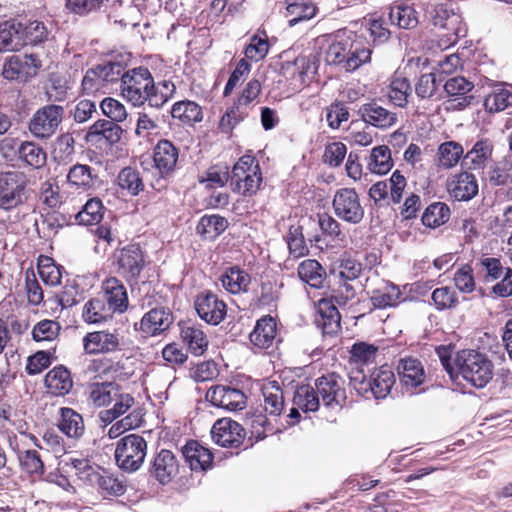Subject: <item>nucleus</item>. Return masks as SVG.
Wrapping results in <instances>:
<instances>
[{"mask_svg": "<svg viewBox=\"0 0 512 512\" xmlns=\"http://www.w3.org/2000/svg\"><path fill=\"white\" fill-rule=\"evenodd\" d=\"M206 399L212 405L229 411H238L246 407L245 394L235 387L217 385L211 387L206 393Z\"/></svg>", "mask_w": 512, "mask_h": 512, "instance_id": "obj_8", "label": "nucleus"}, {"mask_svg": "<svg viewBox=\"0 0 512 512\" xmlns=\"http://www.w3.org/2000/svg\"><path fill=\"white\" fill-rule=\"evenodd\" d=\"M297 272L299 278L312 288H320L326 277L325 269L314 259L302 261L298 266Z\"/></svg>", "mask_w": 512, "mask_h": 512, "instance_id": "obj_33", "label": "nucleus"}, {"mask_svg": "<svg viewBox=\"0 0 512 512\" xmlns=\"http://www.w3.org/2000/svg\"><path fill=\"white\" fill-rule=\"evenodd\" d=\"M230 180L234 192L242 196L254 195L262 183V173L255 158L242 156L233 166Z\"/></svg>", "mask_w": 512, "mask_h": 512, "instance_id": "obj_4", "label": "nucleus"}, {"mask_svg": "<svg viewBox=\"0 0 512 512\" xmlns=\"http://www.w3.org/2000/svg\"><path fill=\"white\" fill-rule=\"evenodd\" d=\"M219 280L222 287L231 294L247 292L251 283L249 273L236 265L226 268Z\"/></svg>", "mask_w": 512, "mask_h": 512, "instance_id": "obj_24", "label": "nucleus"}, {"mask_svg": "<svg viewBox=\"0 0 512 512\" xmlns=\"http://www.w3.org/2000/svg\"><path fill=\"white\" fill-rule=\"evenodd\" d=\"M286 241L289 253L294 258L305 256L308 253V248L306 246L304 236L302 233V228L300 226L290 227L286 237Z\"/></svg>", "mask_w": 512, "mask_h": 512, "instance_id": "obj_57", "label": "nucleus"}, {"mask_svg": "<svg viewBox=\"0 0 512 512\" xmlns=\"http://www.w3.org/2000/svg\"><path fill=\"white\" fill-rule=\"evenodd\" d=\"M287 16L290 27L301 21L312 19L317 12V7L311 0H287Z\"/></svg>", "mask_w": 512, "mask_h": 512, "instance_id": "obj_34", "label": "nucleus"}, {"mask_svg": "<svg viewBox=\"0 0 512 512\" xmlns=\"http://www.w3.org/2000/svg\"><path fill=\"white\" fill-rule=\"evenodd\" d=\"M117 263L119 273L126 278L127 281L137 282L145 265L141 248L135 244L124 247L117 256Z\"/></svg>", "mask_w": 512, "mask_h": 512, "instance_id": "obj_12", "label": "nucleus"}, {"mask_svg": "<svg viewBox=\"0 0 512 512\" xmlns=\"http://www.w3.org/2000/svg\"><path fill=\"white\" fill-rule=\"evenodd\" d=\"M117 182L119 187L127 190L131 196H137L144 190V183L139 171L132 167L123 168L117 176Z\"/></svg>", "mask_w": 512, "mask_h": 512, "instance_id": "obj_46", "label": "nucleus"}, {"mask_svg": "<svg viewBox=\"0 0 512 512\" xmlns=\"http://www.w3.org/2000/svg\"><path fill=\"white\" fill-rule=\"evenodd\" d=\"M27 175L18 170L0 172V210L9 212L27 201Z\"/></svg>", "mask_w": 512, "mask_h": 512, "instance_id": "obj_3", "label": "nucleus"}, {"mask_svg": "<svg viewBox=\"0 0 512 512\" xmlns=\"http://www.w3.org/2000/svg\"><path fill=\"white\" fill-rule=\"evenodd\" d=\"M103 299L114 313H123L128 308V295L123 283L115 278L110 277L102 284Z\"/></svg>", "mask_w": 512, "mask_h": 512, "instance_id": "obj_20", "label": "nucleus"}, {"mask_svg": "<svg viewBox=\"0 0 512 512\" xmlns=\"http://www.w3.org/2000/svg\"><path fill=\"white\" fill-rule=\"evenodd\" d=\"M100 108L103 114L112 121L122 122L127 117L125 106L115 98H104L100 103Z\"/></svg>", "mask_w": 512, "mask_h": 512, "instance_id": "obj_59", "label": "nucleus"}, {"mask_svg": "<svg viewBox=\"0 0 512 512\" xmlns=\"http://www.w3.org/2000/svg\"><path fill=\"white\" fill-rule=\"evenodd\" d=\"M411 94V85L406 78L395 77L389 86L388 97L398 107H405Z\"/></svg>", "mask_w": 512, "mask_h": 512, "instance_id": "obj_52", "label": "nucleus"}, {"mask_svg": "<svg viewBox=\"0 0 512 512\" xmlns=\"http://www.w3.org/2000/svg\"><path fill=\"white\" fill-rule=\"evenodd\" d=\"M59 332V325L52 320L39 322L32 330L33 339L37 342L54 340Z\"/></svg>", "mask_w": 512, "mask_h": 512, "instance_id": "obj_63", "label": "nucleus"}, {"mask_svg": "<svg viewBox=\"0 0 512 512\" xmlns=\"http://www.w3.org/2000/svg\"><path fill=\"white\" fill-rule=\"evenodd\" d=\"M45 385L48 391L55 396L68 394L73 387L70 371L62 365L54 367L46 374Z\"/></svg>", "mask_w": 512, "mask_h": 512, "instance_id": "obj_28", "label": "nucleus"}, {"mask_svg": "<svg viewBox=\"0 0 512 512\" xmlns=\"http://www.w3.org/2000/svg\"><path fill=\"white\" fill-rule=\"evenodd\" d=\"M149 472L161 484L170 482L178 472V462L174 454L170 450L162 449L153 458Z\"/></svg>", "mask_w": 512, "mask_h": 512, "instance_id": "obj_19", "label": "nucleus"}, {"mask_svg": "<svg viewBox=\"0 0 512 512\" xmlns=\"http://www.w3.org/2000/svg\"><path fill=\"white\" fill-rule=\"evenodd\" d=\"M479 264L484 271V280L488 283L500 279L502 273L508 268L503 266L500 259L494 257H485L480 260Z\"/></svg>", "mask_w": 512, "mask_h": 512, "instance_id": "obj_61", "label": "nucleus"}, {"mask_svg": "<svg viewBox=\"0 0 512 512\" xmlns=\"http://www.w3.org/2000/svg\"><path fill=\"white\" fill-rule=\"evenodd\" d=\"M277 335L276 321L271 316H264L256 322L249 335L250 342L257 348L268 349L274 343Z\"/></svg>", "mask_w": 512, "mask_h": 512, "instance_id": "obj_23", "label": "nucleus"}, {"mask_svg": "<svg viewBox=\"0 0 512 512\" xmlns=\"http://www.w3.org/2000/svg\"><path fill=\"white\" fill-rule=\"evenodd\" d=\"M340 314L337 308L328 300H321L318 304L316 324L324 334L332 335L340 329Z\"/></svg>", "mask_w": 512, "mask_h": 512, "instance_id": "obj_29", "label": "nucleus"}, {"mask_svg": "<svg viewBox=\"0 0 512 512\" xmlns=\"http://www.w3.org/2000/svg\"><path fill=\"white\" fill-rule=\"evenodd\" d=\"M118 393V384L114 382H95L88 387V399L94 407H104L113 402Z\"/></svg>", "mask_w": 512, "mask_h": 512, "instance_id": "obj_31", "label": "nucleus"}, {"mask_svg": "<svg viewBox=\"0 0 512 512\" xmlns=\"http://www.w3.org/2000/svg\"><path fill=\"white\" fill-rule=\"evenodd\" d=\"M344 381L336 373H330L316 380V393L325 406H342L346 399Z\"/></svg>", "mask_w": 512, "mask_h": 512, "instance_id": "obj_10", "label": "nucleus"}, {"mask_svg": "<svg viewBox=\"0 0 512 512\" xmlns=\"http://www.w3.org/2000/svg\"><path fill=\"white\" fill-rule=\"evenodd\" d=\"M367 167L372 173L375 174L381 175L388 173L393 167V161L389 147L386 145L374 147L371 151Z\"/></svg>", "mask_w": 512, "mask_h": 512, "instance_id": "obj_45", "label": "nucleus"}, {"mask_svg": "<svg viewBox=\"0 0 512 512\" xmlns=\"http://www.w3.org/2000/svg\"><path fill=\"white\" fill-rule=\"evenodd\" d=\"M359 114L365 123L380 129L390 128L397 122L396 113L381 106L375 100L363 104L359 108Z\"/></svg>", "mask_w": 512, "mask_h": 512, "instance_id": "obj_18", "label": "nucleus"}, {"mask_svg": "<svg viewBox=\"0 0 512 512\" xmlns=\"http://www.w3.org/2000/svg\"><path fill=\"white\" fill-rule=\"evenodd\" d=\"M104 214V207L99 198H91L83 206L82 210L77 213L76 220L82 225L98 224Z\"/></svg>", "mask_w": 512, "mask_h": 512, "instance_id": "obj_49", "label": "nucleus"}, {"mask_svg": "<svg viewBox=\"0 0 512 512\" xmlns=\"http://www.w3.org/2000/svg\"><path fill=\"white\" fill-rule=\"evenodd\" d=\"M464 153L463 146L455 141L441 143L437 149V165L444 169L455 167Z\"/></svg>", "mask_w": 512, "mask_h": 512, "instance_id": "obj_37", "label": "nucleus"}, {"mask_svg": "<svg viewBox=\"0 0 512 512\" xmlns=\"http://www.w3.org/2000/svg\"><path fill=\"white\" fill-rule=\"evenodd\" d=\"M264 410L271 416H279L284 408V393L276 381L269 382L262 388Z\"/></svg>", "mask_w": 512, "mask_h": 512, "instance_id": "obj_35", "label": "nucleus"}, {"mask_svg": "<svg viewBox=\"0 0 512 512\" xmlns=\"http://www.w3.org/2000/svg\"><path fill=\"white\" fill-rule=\"evenodd\" d=\"M436 353L442 366L455 380L462 377L463 380L476 388L485 387L493 377V364L482 353L475 350H462L452 360L453 348L440 346Z\"/></svg>", "mask_w": 512, "mask_h": 512, "instance_id": "obj_2", "label": "nucleus"}, {"mask_svg": "<svg viewBox=\"0 0 512 512\" xmlns=\"http://www.w3.org/2000/svg\"><path fill=\"white\" fill-rule=\"evenodd\" d=\"M18 153L19 157L32 167L40 168L46 163V152L33 142H23Z\"/></svg>", "mask_w": 512, "mask_h": 512, "instance_id": "obj_53", "label": "nucleus"}, {"mask_svg": "<svg viewBox=\"0 0 512 512\" xmlns=\"http://www.w3.org/2000/svg\"><path fill=\"white\" fill-rule=\"evenodd\" d=\"M447 191L457 201H468L478 194V182L476 177L463 171L451 175L447 180Z\"/></svg>", "mask_w": 512, "mask_h": 512, "instance_id": "obj_15", "label": "nucleus"}, {"mask_svg": "<svg viewBox=\"0 0 512 512\" xmlns=\"http://www.w3.org/2000/svg\"><path fill=\"white\" fill-rule=\"evenodd\" d=\"M117 121L98 120L89 128V136L104 139L110 145L117 143L122 136L123 129Z\"/></svg>", "mask_w": 512, "mask_h": 512, "instance_id": "obj_41", "label": "nucleus"}, {"mask_svg": "<svg viewBox=\"0 0 512 512\" xmlns=\"http://www.w3.org/2000/svg\"><path fill=\"white\" fill-rule=\"evenodd\" d=\"M146 454V440L141 435L132 433L117 442L114 456L121 470L135 472L142 466Z\"/></svg>", "mask_w": 512, "mask_h": 512, "instance_id": "obj_5", "label": "nucleus"}, {"mask_svg": "<svg viewBox=\"0 0 512 512\" xmlns=\"http://www.w3.org/2000/svg\"><path fill=\"white\" fill-rule=\"evenodd\" d=\"M335 215L350 224H358L364 218V208L358 193L353 188L338 189L332 200Z\"/></svg>", "mask_w": 512, "mask_h": 512, "instance_id": "obj_7", "label": "nucleus"}, {"mask_svg": "<svg viewBox=\"0 0 512 512\" xmlns=\"http://www.w3.org/2000/svg\"><path fill=\"white\" fill-rule=\"evenodd\" d=\"M115 313L103 298L90 299L83 307L82 317L85 322L98 324L112 319Z\"/></svg>", "mask_w": 512, "mask_h": 512, "instance_id": "obj_30", "label": "nucleus"}, {"mask_svg": "<svg viewBox=\"0 0 512 512\" xmlns=\"http://www.w3.org/2000/svg\"><path fill=\"white\" fill-rule=\"evenodd\" d=\"M431 298L435 308L439 311L452 309L458 304L456 292L448 286L435 289L432 292Z\"/></svg>", "mask_w": 512, "mask_h": 512, "instance_id": "obj_56", "label": "nucleus"}, {"mask_svg": "<svg viewBox=\"0 0 512 512\" xmlns=\"http://www.w3.org/2000/svg\"><path fill=\"white\" fill-rule=\"evenodd\" d=\"M171 115L174 119L187 125L200 122L203 118L201 107L196 102L189 100L176 102L172 107Z\"/></svg>", "mask_w": 512, "mask_h": 512, "instance_id": "obj_42", "label": "nucleus"}, {"mask_svg": "<svg viewBox=\"0 0 512 512\" xmlns=\"http://www.w3.org/2000/svg\"><path fill=\"white\" fill-rule=\"evenodd\" d=\"M114 405L112 408L101 411L99 414L100 420L105 423H112L115 419L124 415L134 404L135 399L129 393H124L118 385V393L113 398Z\"/></svg>", "mask_w": 512, "mask_h": 512, "instance_id": "obj_36", "label": "nucleus"}, {"mask_svg": "<svg viewBox=\"0 0 512 512\" xmlns=\"http://www.w3.org/2000/svg\"><path fill=\"white\" fill-rule=\"evenodd\" d=\"M512 106V93L506 88L493 90L484 100V107L490 113H496Z\"/></svg>", "mask_w": 512, "mask_h": 512, "instance_id": "obj_51", "label": "nucleus"}, {"mask_svg": "<svg viewBox=\"0 0 512 512\" xmlns=\"http://www.w3.org/2000/svg\"><path fill=\"white\" fill-rule=\"evenodd\" d=\"M450 209L442 202L430 204L422 215V223L430 228H436L449 220Z\"/></svg>", "mask_w": 512, "mask_h": 512, "instance_id": "obj_47", "label": "nucleus"}, {"mask_svg": "<svg viewBox=\"0 0 512 512\" xmlns=\"http://www.w3.org/2000/svg\"><path fill=\"white\" fill-rule=\"evenodd\" d=\"M65 117V109L61 105L47 104L38 108L28 122V130L33 137L47 140L54 136Z\"/></svg>", "mask_w": 512, "mask_h": 512, "instance_id": "obj_6", "label": "nucleus"}, {"mask_svg": "<svg viewBox=\"0 0 512 512\" xmlns=\"http://www.w3.org/2000/svg\"><path fill=\"white\" fill-rule=\"evenodd\" d=\"M347 37L343 34H338L335 40L329 45L325 53V60L330 65H338L343 68L344 52L346 49Z\"/></svg>", "mask_w": 512, "mask_h": 512, "instance_id": "obj_58", "label": "nucleus"}, {"mask_svg": "<svg viewBox=\"0 0 512 512\" xmlns=\"http://www.w3.org/2000/svg\"><path fill=\"white\" fill-rule=\"evenodd\" d=\"M269 51V43L266 35L260 37L254 35L245 49V56L252 61L262 60Z\"/></svg>", "mask_w": 512, "mask_h": 512, "instance_id": "obj_60", "label": "nucleus"}, {"mask_svg": "<svg viewBox=\"0 0 512 512\" xmlns=\"http://www.w3.org/2000/svg\"><path fill=\"white\" fill-rule=\"evenodd\" d=\"M402 293L398 286L391 282H383V284L372 291L370 301L375 308H386L396 306Z\"/></svg>", "mask_w": 512, "mask_h": 512, "instance_id": "obj_32", "label": "nucleus"}, {"mask_svg": "<svg viewBox=\"0 0 512 512\" xmlns=\"http://www.w3.org/2000/svg\"><path fill=\"white\" fill-rule=\"evenodd\" d=\"M394 383L395 376L392 370L382 366L370 375L367 383L368 392H371L376 399H384L390 393Z\"/></svg>", "mask_w": 512, "mask_h": 512, "instance_id": "obj_27", "label": "nucleus"}, {"mask_svg": "<svg viewBox=\"0 0 512 512\" xmlns=\"http://www.w3.org/2000/svg\"><path fill=\"white\" fill-rule=\"evenodd\" d=\"M389 19L401 29L411 30L418 26L419 19L415 9L409 5L399 4L391 7Z\"/></svg>", "mask_w": 512, "mask_h": 512, "instance_id": "obj_43", "label": "nucleus"}, {"mask_svg": "<svg viewBox=\"0 0 512 512\" xmlns=\"http://www.w3.org/2000/svg\"><path fill=\"white\" fill-rule=\"evenodd\" d=\"M294 404L304 412H315L318 410L320 401L315 389L309 385H302L297 388Z\"/></svg>", "mask_w": 512, "mask_h": 512, "instance_id": "obj_50", "label": "nucleus"}, {"mask_svg": "<svg viewBox=\"0 0 512 512\" xmlns=\"http://www.w3.org/2000/svg\"><path fill=\"white\" fill-rule=\"evenodd\" d=\"M426 16L435 27H440L455 35L460 33L461 16L452 8L450 2L443 4H428Z\"/></svg>", "mask_w": 512, "mask_h": 512, "instance_id": "obj_14", "label": "nucleus"}, {"mask_svg": "<svg viewBox=\"0 0 512 512\" xmlns=\"http://www.w3.org/2000/svg\"><path fill=\"white\" fill-rule=\"evenodd\" d=\"M120 91L123 99L135 107L148 103L160 108L172 97L175 85L168 80L156 85L148 68L136 67L124 73Z\"/></svg>", "mask_w": 512, "mask_h": 512, "instance_id": "obj_1", "label": "nucleus"}, {"mask_svg": "<svg viewBox=\"0 0 512 512\" xmlns=\"http://www.w3.org/2000/svg\"><path fill=\"white\" fill-rule=\"evenodd\" d=\"M213 441L222 447H238L244 440L242 426L230 418L217 420L211 429Z\"/></svg>", "mask_w": 512, "mask_h": 512, "instance_id": "obj_11", "label": "nucleus"}, {"mask_svg": "<svg viewBox=\"0 0 512 512\" xmlns=\"http://www.w3.org/2000/svg\"><path fill=\"white\" fill-rule=\"evenodd\" d=\"M68 186L78 192L91 193L100 185L97 171L86 164H74L69 168L66 176Z\"/></svg>", "mask_w": 512, "mask_h": 512, "instance_id": "obj_13", "label": "nucleus"}, {"mask_svg": "<svg viewBox=\"0 0 512 512\" xmlns=\"http://www.w3.org/2000/svg\"><path fill=\"white\" fill-rule=\"evenodd\" d=\"M22 35L24 46L37 45L47 40L48 30L43 22L31 21L27 24H22Z\"/></svg>", "mask_w": 512, "mask_h": 512, "instance_id": "obj_55", "label": "nucleus"}, {"mask_svg": "<svg viewBox=\"0 0 512 512\" xmlns=\"http://www.w3.org/2000/svg\"><path fill=\"white\" fill-rule=\"evenodd\" d=\"M61 420L59 429L71 438H79L84 433V422L82 416L71 408H61Z\"/></svg>", "mask_w": 512, "mask_h": 512, "instance_id": "obj_40", "label": "nucleus"}, {"mask_svg": "<svg viewBox=\"0 0 512 512\" xmlns=\"http://www.w3.org/2000/svg\"><path fill=\"white\" fill-rule=\"evenodd\" d=\"M186 461L194 471H205L212 466V452L197 441H189L182 449Z\"/></svg>", "mask_w": 512, "mask_h": 512, "instance_id": "obj_26", "label": "nucleus"}, {"mask_svg": "<svg viewBox=\"0 0 512 512\" xmlns=\"http://www.w3.org/2000/svg\"><path fill=\"white\" fill-rule=\"evenodd\" d=\"M454 283L457 289L462 293L473 292L476 284L471 266L464 265L457 270L454 274Z\"/></svg>", "mask_w": 512, "mask_h": 512, "instance_id": "obj_64", "label": "nucleus"}, {"mask_svg": "<svg viewBox=\"0 0 512 512\" xmlns=\"http://www.w3.org/2000/svg\"><path fill=\"white\" fill-rule=\"evenodd\" d=\"M22 23L14 20L0 24V52L19 51L24 47Z\"/></svg>", "mask_w": 512, "mask_h": 512, "instance_id": "obj_25", "label": "nucleus"}, {"mask_svg": "<svg viewBox=\"0 0 512 512\" xmlns=\"http://www.w3.org/2000/svg\"><path fill=\"white\" fill-rule=\"evenodd\" d=\"M401 383L407 389H413L420 386L425 380V372L421 362L412 357H406L399 360L397 366Z\"/></svg>", "mask_w": 512, "mask_h": 512, "instance_id": "obj_22", "label": "nucleus"}, {"mask_svg": "<svg viewBox=\"0 0 512 512\" xmlns=\"http://www.w3.org/2000/svg\"><path fill=\"white\" fill-rule=\"evenodd\" d=\"M372 50L362 39H356L354 48L350 52V57L344 61L343 69L352 72L371 60Z\"/></svg>", "mask_w": 512, "mask_h": 512, "instance_id": "obj_48", "label": "nucleus"}, {"mask_svg": "<svg viewBox=\"0 0 512 512\" xmlns=\"http://www.w3.org/2000/svg\"><path fill=\"white\" fill-rule=\"evenodd\" d=\"M199 317L206 323L218 325L226 316L227 306L212 292L201 293L194 302Z\"/></svg>", "mask_w": 512, "mask_h": 512, "instance_id": "obj_9", "label": "nucleus"}, {"mask_svg": "<svg viewBox=\"0 0 512 512\" xmlns=\"http://www.w3.org/2000/svg\"><path fill=\"white\" fill-rule=\"evenodd\" d=\"M96 67L104 85L117 82L118 80L122 81V76L126 72L123 65L119 62H107Z\"/></svg>", "mask_w": 512, "mask_h": 512, "instance_id": "obj_62", "label": "nucleus"}, {"mask_svg": "<svg viewBox=\"0 0 512 512\" xmlns=\"http://www.w3.org/2000/svg\"><path fill=\"white\" fill-rule=\"evenodd\" d=\"M120 345L119 334L101 330L87 333L83 338V347L88 354H104L114 352Z\"/></svg>", "mask_w": 512, "mask_h": 512, "instance_id": "obj_16", "label": "nucleus"}, {"mask_svg": "<svg viewBox=\"0 0 512 512\" xmlns=\"http://www.w3.org/2000/svg\"><path fill=\"white\" fill-rule=\"evenodd\" d=\"M154 164L162 177L171 175L178 161V149L169 140H160L154 148Z\"/></svg>", "mask_w": 512, "mask_h": 512, "instance_id": "obj_21", "label": "nucleus"}, {"mask_svg": "<svg viewBox=\"0 0 512 512\" xmlns=\"http://www.w3.org/2000/svg\"><path fill=\"white\" fill-rule=\"evenodd\" d=\"M173 323V315L165 308H154L147 312L140 323L135 324V329L146 335L155 336L169 329Z\"/></svg>", "mask_w": 512, "mask_h": 512, "instance_id": "obj_17", "label": "nucleus"}, {"mask_svg": "<svg viewBox=\"0 0 512 512\" xmlns=\"http://www.w3.org/2000/svg\"><path fill=\"white\" fill-rule=\"evenodd\" d=\"M19 463L23 470L31 475H42L44 463L38 450L27 449L18 454Z\"/></svg>", "mask_w": 512, "mask_h": 512, "instance_id": "obj_54", "label": "nucleus"}, {"mask_svg": "<svg viewBox=\"0 0 512 512\" xmlns=\"http://www.w3.org/2000/svg\"><path fill=\"white\" fill-rule=\"evenodd\" d=\"M493 152V144L488 139L477 141L473 148L467 152L465 159L469 161V169H483L487 161L491 158Z\"/></svg>", "mask_w": 512, "mask_h": 512, "instance_id": "obj_44", "label": "nucleus"}, {"mask_svg": "<svg viewBox=\"0 0 512 512\" xmlns=\"http://www.w3.org/2000/svg\"><path fill=\"white\" fill-rule=\"evenodd\" d=\"M228 227L226 218L219 215H204L197 224L196 231L206 240H214Z\"/></svg>", "mask_w": 512, "mask_h": 512, "instance_id": "obj_39", "label": "nucleus"}, {"mask_svg": "<svg viewBox=\"0 0 512 512\" xmlns=\"http://www.w3.org/2000/svg\"><path fill=\"white\" fill-rule=\"evenodd\" d=\"M181 337L195 356L203 355L208 348L209 341L207 336L200 328L194 325L182 326Z\"/></svg>", "mask_w": 512, "mask_h": 512, "instance_id": "obj_38", "label": "nucleus"}]
</instances>
